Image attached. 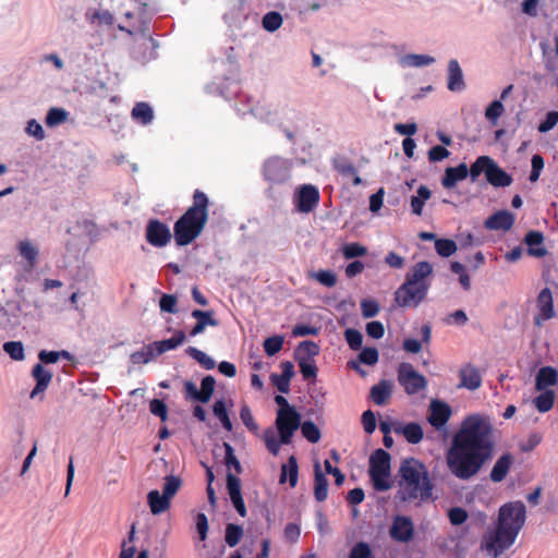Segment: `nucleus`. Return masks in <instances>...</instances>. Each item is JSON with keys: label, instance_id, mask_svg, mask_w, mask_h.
<instances>
[{"label": "nucleus", "instance_id": "49", "mask_svg": "<svg viewBox=\"0 0 558 558\" xmlns=\"http://www.w3.org/2000/svg\"><path fill=\"white\" fill-rule=\"evenodd\" d=\"M264 177L269 182H276L279 178V159L271 157L264 163Z\"/></svg>", "mask_w": 558, "mask_h": 558}, {"label": "nucleus", "instance_id": "62", "mask_svg": "<svg viewBox=\"0 0 558 558\" xmlns=\"http://www.w3.org/2000/svg\"><path fill=\"white\" fill-rule=\"evenodd\" d=\"M468 512L461 507H453L448 511V518L452 525H461L468 519Z\"/></svg>", "mask_w": 558, "mask_h": 558}, {"label": "nucleus", "instance_id": "12", "mask_svg": "<svg viewBox=\"0 0 558 558\" xmlns=\"http://www.w3.org/2000/svg\"><path fill=\"white\" fill-rule=\"evenodd\" d=\"M538 314L534 317V323L542 326V323L555 316L554 300L549 288H543L536 299Z\"/></svg>", "mask_w": 558, "mask_h": 558}, {"label": "nucleus", "instance_id": "61", "mask_svg": "<svg viewBox=\"0 0 558 558\" xmlns=\"http://www.w3.org/2000/svg\"><path fill=\"white\" fill-rule=\"evenodd\" d=\"M149 410L150 412L160 417L162 422H166L168 418V408L167 404L159 399H153L149 403Z\"/></svg>", "mask_w": 558, "mask_h": 558}, {"label": "nucleus", "instance_id": "38", "mask_svg": "<svg viewBox=\"0 0 558 558\" xmlns=\"http://www.w3.org/2000/svg\"><path fill=\"white\" fill-rule=\"evenodd\" d=\"M493 160L494 159L488 156H480L476 158L469 169V174L472 181H475L482 172L486 174V171L490 167Z\"/></svg>", "mask_w": 558, "mask_h": 558}, {"label": "nucleus", "instance_id": "31", "mask_svg": "<svg viewBox=\"0 0 558 558\" xmlns=\"http://www.w3.org/2000/svg\"><path fill=\"white\" fill-rule=\"evenodd\" d=\"M391 396V389L387 381L381 380L371 389V398L377 405H384L388 402Z\"/></svg>", "mask_w": 558, "mask_h": 558}, {"label": "nucleus", "instance_id": "37", "mask_svg": "<svg viewBox=\"0 0 558 558\" xmlns=\"http://www.w3.org/2000/svg\"><path fill=\"white\" fill-rule=\"evenodd\" d=\"M157 355H156V352L154 350V347L153 344H147L145 345L143 349L138 350V351H135L133 352L131 355H130V361L133 363V364H147L149 363L153 359H155Z\"/></svg>", "mask_w": 558, "mask_h": 558}, {"label": "nucleus", "instance_id": "2", "mask_svg": "<svg viewBox=\"0 0 558 558\" xmlns=\"http://www.w3.org/2000/svg\"><path fill=\"white\" fill-rule=\"evenodd\" d=\"M525 514L526 510L522 501H512L501 506L496 527L483 535L481 549L493 558H498L514 544L525 523Z\"/></svg>", "mask_w": 558, "mask_h": 558}, {"label": "nucleus", "instance_id": "15", "mask_svg": "<svg viewBox=\"0 0 558 558\" xmlns=\"http://www.w3.org/2000/svg\"><path fill=\"white\" fill-rule=\"evenodd\" d=\"M32 376L36 380V385L31 391L29 397L34 399L47 390L52 380V373L46 369L41 363H37L33 366Z\"/></svg>", "mask_w": 558, "mask_h": 558}, {"label": "nucleus", "instance_id": "59", "mask_svg": "<svg viewBox=\"0 0 558 558\" xmlns=\"http://www.w3.org/2000/svg\"><path fill=\"white\" fill-rule=\"evenodd\" d=\"M371 546L365 542L356 543L350 550L349 558H371Z\"/></svg>", "mask_w": 558, "mask_h": 558}, {"label": "nucleus", "instance_id": "36", "mask_svg": "<svg viewBox=\"0 0 558 558\" xmlns=\"http://www.w3.org/2000/svg\"><path fill=\"white\" fill-rule=\"evenodd\" d=\"M435 59L427 54L410 53L401 59V64L404 66L421 68L434 63Z\"/></svg>", "mask_w": 558, "mask_h": 558}, {"label": "nucleus", "instance_id": "1", "mask_svg": "<svg viewBox=\"0 0 558 558\" xmlns=\"http://www.w3.org/2000/svg\"><path fill=\"white\" fill-rule=\"evenodd\" d=\"M494 452L493 426L486 417L474 414L462 422L447 452V465L459 480L476 475Z\"/></svg>", "mask_w": 558, "mask_h": 558}, {"label": "nucleus", "instance_id": "58", "mask_svg": "<svg viewBox=\"0 0 558 558\" xmlns=\"http://www.w3.org/2000/svg\"><path fill=\"white\" fill-rule=\"evenodd\" d=\"M178 299L172 294H162L159 300V306L161 312L174 314L178 312L177 308Z\"/></svg>", "mask_w": 558, "mask_h": 558}, {"label": "nucleus", "instance_id": "39", "mask_svg": "<svg viewBox=\"0 0 558 558\" xmlns=\"http://www.w3.org/2000/svg\"><path fill=\"white\" fill-rule=\"evenodd\" d=\"M62 357L64 360L71 361L72 355L69 351L61 350V351H46L41 350L38 353V359L41 364H53L59 361V359Z\"/></svg>", "mask_w": 558, "mask_h": 558}, {"label": "nucleus", "instance_id": "30", "mask_svg": "<svg viewBox=\"0 0 558 558\" xmlns=\"http://www.w3.org/2000/svg\"><path fill=\"white\" fill-rule=\"evenodd\" d=\"M430 195V190L426 185L418 186L416 195L411 197V210L414 215H422L424 204L427 199H429Z\"/></svg>", "mask_w": 558, "mask_h": 558}, {"label": "nucleus", "instance_id": "46", "mask_svg": "<svg viewBox=\"0 0 558 558\" xmlns=\"http://www.w3.org/2000/svg\"><path fill=\"white\" fill-rule=\"evenodd\" d=\"M216 380L213 376L208 375L202 379L199 390V402L207 403L215 390Z\"/></svg>", "mask_w": 558, "mask_h": 558}, {"label": "nucleus", "instance_id": "3", "mask_svg": "<svg viewBox=\"0 0 558 558\" xmlns=\"http://www.w3.org/2000/svg\"><path fill=\"white\" fill-rule=\"evenodd\" d=\"M208 207L207 195L201 190H195L192 206L173 226V238L178 246H186L202 234L208 220Z\"/></svg>", "mask_w": 558, "mask_h": 558}, {"label": "nucleus", "instance_id": "57", "mask_svg": "<svg viewBox=\"0 0 558 558\" xmlns=\"http://www.w3.org/2000/svg\"><path fill=\"white\" fill-rule=\"evenodd\" d=\"M361 311L365 318L375 317L379 313V304L375 300L364 299L361 301Z\"/></svg>", "mask_w": 558, "mask_h": 558}, {"label": "nucleus", "instance_id": "20", "mask_svg": "<svg viewBox=\"0 0 558 558\" xmlns=\"http://www.w3.org/2000/svg\"><path fill=\"white\" fill-rule=\"evenodd\" d=\"M558 385V371L553 366H543L538 369L535 377V388L537 391L549 390L548 387Z\"/></svg>", "mask_w": 558, "mask_h": 558}, {"label": "nucleus", "instance_id": "8", "mask_svg": "<svg viewBox=\"0 0 558 558\" xmlns=\"http://www.w3.org/2000/svg\"><path fill=\"white\" fill-rule=\"evenodd\" d=\"M398 381L410 396L420 392L427 386L425 376L416 372L410 363L400 364L398 368Z\"/></svg>", "mask_w": 558, "mask_h": 558}, {"label": "nucleus", "instance_id": "28", "mask_svg": "<svg viewBox=\"0 0 558 558\" xmlns=\"http://www.w3.org/2000/svg\"><path fill=\"white\" fill-rule=\"evenodd\" d=\"M299 480V465L294 456L289 457L286 464H281V484L289 482L291 487H295Z\"/></svg>", "mask_w": 558, "mask_h": 558}, {"label": "nucleus", "instance_id": "25", "mask_svg": "<svg viewBox=\"0 0 558 558\" xmlns=\"http://www.w3.org/2000/svg\"><path fill=\"white\" fill-rule=\"evenodd\" d=\"M147 502L153 514H160L170 508L171 500L158 490H150L147 495Z\"/></svg>", "mask_w": 558, "mask_h": 558}, {"label": "nucleus", "instance_id": "47", "mask_svg": "<svg viewBox=\"0 0 558 558\" xmlns=\"http://www.w3.org/2000/svg\"><path fill=\"white\" fill-rule=\"evenodd\" d=\"M181 486L182 481L179 476L167 475L165 477L162 494L166 495L171 500L174 497V495L179 492Z\"/></svg>", "mask_w": 558, "mask_h": 558}, {"label": "nucleus", "instance_id": "14", "mask_svg": "<svg viewBox=\"0 0 558 558\" xmlns=\"http://www.w3.org/2000/svg\"><path fill=\"white\" fill-rule=\"evenodd\" d=\"M227 489H228V494L230 496L231 502L234 506L236 512L241 517H245L246 515V507H245V504H244V500L242 497V493H241V481L236 475H234L230 472L227 474Z\"/></svg>", "mask_w": 558, "mask_h": 558}, {"label": "nucleus", "instance_id": "40", "mask_svg": "<svg viewBox=\"0 0 558 558\" xmlns=\"http://www.w3.org/2000/svg\"><path fill=\"white\" fill-rule=\"evenodd\" d=\"M213 412L215 416L221 422L223 428L230 432L232 429V423L229 417L225 401L217 400L213 405Z\"/></svg>", "mask_w": 558, "mask_h": 558}, {"label": "nucleus", "instance_id": "35", "mask_svg": "<svg viewBox=\"0 0 558 558\" xmlns=\"http://www.w3.org/2000/svg\"><path fill=\"white\" fill-rule=\"evenodd\" d=\"M335 169L342 175H351L352 177V184L354 186L362 184L361 177L357 175L356 168L354 165L348 160H341L335 162Z\"/></svg>", "mask_w": 558, "mask_h": 558}, {"label": "nucleus", "instance_id": "22", "mask_svg": "<svg viewBox=\"0 0 558 558\" xmlns=\"http://www.w3.org/2000/svg\"><path fill=\"white\" fill-rule=\"evenodd\" d=\"M486 180L495 187H506L512 183V178L494 160L486 171Z\"/></svg>", "mask_w": 558, "mask_h": 558}, {"label": "nucleus", "instance_id": "42", "mask_svg": "<svg viewBox=\"0 0 558 558\" xmlns=\"http://www.w3.org/2000/svg\"><path fill=\"white\" fill-rule=\"evenodd\" d=\"M458 246L453 240L450 239H437L435 240V250L441 257H449L453 255Z\"/></svg>", "mask_w": 558, "mask_h": 558}, {"label": "nucleus", "instance_id": "24", "mask_svg": "<svg viewBox=\"0 0 558 558\" xmlns=\"http://www.w3.org/2000/svg\"><path fill=\"white\" fill-rule=\"evenodd\" d=\"M462 70L456 59H451L448 63V83L447 87L451 92H460L464 88Z\"/></svg>", "mask_w": 558, "mask_h": 558}, {"label": "nucleus", "instance_id": "16", "mask_svg": "<svg viewBox=\"0 0 558 558\" xmlns=\"http://www.w3.org/2000/svg\"><path fill=\"white\" fill-rule=\"evenodd\" d=\"M460 385L469 390H476L482 385L480 371L472 364H466L460 368Z\"/></svg>", "mask_w": 558, "mask_h": 558}, {"label": "nucleus", "instance_id": "6", "mask_svg": "<svg viewBox=\"0 0 558 558\" xmlns=\"http://www.w3.org/2000/svg\"><path fill=\"white\" fill-rule=\"evenodd\" d=\"M390 460V454L384 449H376L369 457V476L373 487L377 492H386L391 487V483L388 481Z\"/></svg>", "mask_w": 558, "mask_h": 558}, {"label": "nucleus", "instance_id": "4", "mask_svg": "<svg viewBox=\"0 0 558 558\" xmlns=\"http://www.w3.org/2000/svg\"><path fill=\"white\" fill-rule=\"evenodd\" d=\"M432 274L430 263L426 260L416 263L395 292V302L400 307H416L427 295L430 287L427 279Z\"/></svg>", "mask_w": 558, "mask_h": 558}, {"label": "nucleus", "instance_id": "54", "mask_svg": "<svg viewBox=\"0 0 558 558\" xmlns=\"http://www.w3.org/2000/svg\"><path fill=\"white\" fill-rule=\"evenodd\" d=\"M223 447H225V452H226V456H225L226 465L229 469L233 468L234 471L238 474H240L242 472V466H241L240 461L238 460V458L234 454V450H233L232 446L228 442H225Z\"/></svg>", "mask_w": 558, "mask_h": 558}, {"label": "nucleus", "instance_id": "29", "mask_svg": "<svg viewBox=\"0 0 558 558\" xmlns=\"http://www.w3.org/2000/svg\"><path fill=\"white\" fill-rule=\"evenodd\" d=\"M184 341H185V333L182 330H179L175 332V335L172 338L161 340V341H155L151 344L154 347L156 355H160L167 351L178 348Z\"/></svg>", "mask_w": 558, "mask_h": 558}, {"label": "nucleus", "instance_id": "21", "mask_svg": "<svg viewBox=\"0 0 558 558\" xmlns=\"http://www.w3.org/2000/svg\"><path fill=\"white\" fill-rule=\"evenodd\" d=\"M524 242L527 245V254L534 257H544L547 250L543 246L544 235L541 231H529L525 234Z\"/></svg>", "mask_w": 558, "mask_h": 558}, {"label": "nucleus", "instance_id": "26", "mask_svg": "<svg viewBox=\"0 0 558 558\" xmlns=\"http://www.w3.org/2000/svg\"><path fill=\"white\" fill-rule=\"evenodd\" d=\"M315 478H314V496L318 502L327 499L328 496V480L320 471L318 462L314 466Z\"/></svg>", "mask_w": 558, "mask_h": 558}, {"label": "nucleus", "instance_id": "50", "mask_svg": "<svg viewBox=\"0 0 558 558\" xmlns=\"http://www.w3.org/2000/svg\"><path fill=\"white\" fill-rule=\"evenodd\" d=\"M341 251H342V255L345 259L362 257L367 254V248L357 242L348 243V244L343 245Z\"/></svg>", "mask_w": 558, "mask_h": 558}, {"label": "nucleus", "instance_id": "64", "mask_svg": "<svg viewBox=\"0 0 558 558\" xmlns=\"http://www.w3.org/2000/svg\"><path fill=\"white\" fill-rule=\"evenodd\" d=\"M558 123V111H549L544 121L538 124V132L546 133Z\"/></svg>", "mask_w": 558, "mask_h": 558}, {"label": "nucleus", "instance_id": "19", "mask_svg": "<svg viewBox=\"0 0 558 558\" xmlns=\"http://www.w3.org/2000/svg\"><path fill=\"white\" fill-rule=\"evenodd\" d=\"M469 175L466 163L462 162L457 167H448L441 178V185L445 189H453L458 182L463 181Z\"/></svg>", "mask_w": 558, "mask_h": 558}, {"label": "nucleus", "instance_id": "63", "mask_svg": "<svg viewBox=\"0 0 558 558\" xmlns=\"http://www.w3.org/2000/svg\"><path fill=\"white\" fill-rule=\"evenodd\" d=\"M360 362L366 365H374L378 362V351L375 348H364L359 354Z\"/></svg>", "mask_w": 558, "mask_h": 558}, {"label": "nucleus", "instance_id": "9", "mask_svg": "<svg viewBox=\"0 0 558 558\" xmlns=\"http://www.w3.org/2000/svg\"><path fill=\"white\" fill-rule=\"evenodd\" d=\"M320 199L318 189L312 184H304L300 186L294 195L295 209L302 214H308L313 211Z\"/></svg>", "mask_w": 558, "mask_h": 558}, {"label": "nucleus", "instance_id": "11", "mask_svg": "<svg viewBox=\"0 0 558 558\" xmlns=\"http://www.w3.org/2000/svg\"><path fill=\"white\" fill-rule=\"evenodd\" d=\"M390 537L400 543H408L413 538L414 525L412 520L405 515L393 518L389 530Z\"/></svg>", "mask_w": 558, "mask_h": 558}, {"label": "nucleus", "instance_id": "43", "mask_svg": "<svg viewBox=\"0 0 558 558\" xmlns=\"http://www.w3.org/2000/svg\"><path fill=\"white\" fill-rule=\"evenodd\" d=\"M243 536V529L240 525L229 523L226 526L225 541L229 547L236 546Z\"/></svg>", "mask_w": 558, "mask_h": 558}, {"label": "nucleus", "instance_id": "56", "mask_svg": "<svg viewBox=\"0 0 558 558\" xmlns=\"http://www.w3.org/2000/svg\"><path fill=\"white\" fill-rule=\"evenodd\" d=\"M344 338L352 350H359L362 347L363 336L357 329H347L344 331Z\"/></svg>", "mask_w": 558, "mask_h": 558}, {"label": "nucleus", "instance_id": "5", "mask_svg": "<svg viewBox=\"0 0 558 558\" xmlns=\"http://www.w3.org/2000/svg\"><path fill=\"white\" fill-rule=\"evenodd\" d=\"M399 473L404 487L399 492L402 501H412L417 498L425 500L432 496L433 484L425 465L414 458L405 459Z\"/></svg>", "mask_w": 558, "mask_h": 558}, {"label": "nucleus", "instance_id": "32", "mask_svg": "<svg viewBox=\"0 0 558 558\" xmlns=\"http://www.w3.org/2000/svg\"><path fill=\"white\" fill-rule=\"evenodd\" d=\"M132 118L146 125L153 121L154 112L147 102H137L132 109Z\"/></svg>", "mask_w": 558, "mask_h": 558}, {"label": "nucleus", "instance_id": "23", "mask_svg": "<svg viewBox=\"0 0 558 558\" xmlns=\"http://www.w3.org/2000/svg\"><path fill=\"white\" fill-rule=\"evenodd\" d=\"M513 464V457L511 453H504L498 458L496 463L494 464L489 477L494 483H499L504 481L509 473L511 465Z\"/></svg>", "mask_w": 558, "mask_h": 558}, {"label": "nucleus", "instance_id": "13", "mask_svg": "<svg viewBox=\"0 0 558 558\" xmlns=\"http://www.w3.org/2000/svg\"><path fill=\"white\" fill-rule=\"evenodd\" d=\"M451 408L442 401L433 400L429 404V414L427 416V422L437 430L442 429L450 416H451Z\"/></svg>", "mask_w": 558, "mask_h": 558}, {"label": "nucleus", "instance_id": "17", "mask_svg": "<svg viewBox=\"0 0 558 558\" xmlns=\"http://www.w3.org/2000/svg\"><path fill=\"white\" fill-rule=\"evenodd\" d=\"M274 400L277 403L278 408L276 410V418H275V427L277 429L274 430L272 428H267L263 434L264 442L268 449L269 452H271L274 456H277L279 453V392H275Z\"/></svg>", "mask_w": 558, "mask_h": 558}, {"label": "nucleus", "instance_id": "53", "mask_svg": "<svg viewBox=\"0 0 558 558\" xmlns=\"http://www.w3.org/2000/svg\"><path fill=\"white\" fill-rule=\"evenodd\" d=\"M191 315L193 318H195L197 320V323L203 324L205 327L218 326V320L214 318L213 311L194 310Z\"/></svg>", "mask_w": 558, "mask_h": 558}, {"label": "nucleus", "instance_id": "27", "mask_svg": "<svg viewBox=\"0 0 558 558\" xmlns=\"http://www.w3.org/2000/svg\"><path fill=\"white\" fill-rule=\"evenodd\" d=\"M395 432L402 434V436L405 438V440L412 445H416V444L421 442L424 437V432H423L422 426L415 422L408 423L400 428L396 427Z\"/></svg>", "mask_w": 558, "mask_h": 558}, {"label": "nucleus", "instance_id": "51", "mask_svg": "<svg viewBox=\"0 0 558 558\" xmlns=\"http://www.w3.org/2000/svg\"><path fill=\"white\" fill-rule=\"evenodd\" d=\"M68 112L62 108H50L46 116V124L50 128L66 121Z\"/></svg>", "mask_w": 558, "mask_h": 558}, {"label": "nucleus", "instance_id": "48", "mask_svg": "<svg viewBox=\"0 0 558 558\" xmlns=\"http://www.w3.org/2000/svg\"><path fill=\"white\" fill-rule=\"evenodd\" d=\"M19 252L21 256L24 257L31 266L35 265L36 258L38 256V251L29 241H21L19 243Z\"/></svg>", "mask_w": 558, "mask_h": 558}, {"label": "nucleus", "instance_id": "7", "mask_svg": "<svg viewBox=\"0 0 558 558\" xmlns=\"http://www.w3.org/2000/svg\"><path fill=\"white\" fill-rule=\"evenodd\" d=\"M300 426V413L281 396V445L290 444L294 432L298 430Z\"/></svg>", "mask_w": 558, "mask_h": 558}, {"label": "nucleus", "instance_id": "55", "mask_svg": "<svg viewBox=\"0 0 558 558\" xmlns=\"http://www.w3.org/2000/svg\"><path fill=\"white\" fill-rule=\"evenodd\" d=\"M240 418L243 424L254 434L258 432V425L255 423L252 411L248 405L243 404L240 410Z\"/></svg>", "mask_w": 558, "mask_h": 558}, {"label": "nucleus", "instance_id": "45", "mask_svg": "<svg viewBox=\"0 0 558 558\" xmlns=\"http://www.w3.org/2000/svg\"><path fill=\"white\" fill-rule=\"evenodd\" d=\"M3 351L14 361H23L25 359L24 345L21 341L5 342Z\"/></svg>", "mask_w": 558, "mask_h": 558}, {"label": "nucleus", "instance_id": "52", "mask_svg": "<svg viewBox=\"0 0 558 558\" xmlns=\"http://www.w3.org/2000/svg\"><path fill=\"white\" fill-rule=\"evenodd\" d=\"M504 112H505V107H504L501 100H494L486 108L485 117L493 124H496L497 120L502 116Z\"/></svg>", "mask_w": 558, "mask_h": 558}, {"label": "nucleus", "instance_id": "10", "mask_svg": "<svg viewBox=\"0 0 558 558\" xmlns=\"http://www.w3.org/2000/svg\"><path fill=\"white\" fill-rule=\"evenodd\" d=\"M171 232L169 227L159 221L158 219H151L148 221L146 227V241L155 247H163L171 240Z\"/></svg>", "mask_w": 558, "mask_h": 558}, {"label": "nucleus", "instance_id": "44", "mask_svg": "<svg viewBox=\"0 0 558 558\" xmlns=\"http://www.w3.org/2000/svg\"><path fill=\"white\" fill-rule=\"evenodd\" d=\"M301 433L305 439H307L312 444H316L320 439V430L316 426V424L312 421H305L301 423Z\"/></svg>", "mask_w": 558, "mask_h": 558}, {"label": "nucleus", "instance_id": "34", "mask_svg": "<svg viewBox=\"0 0 558 558\" xmlns=\"http://www.w3.org/2000/svg\"><path fill=\"white\" fill-rule=\"evenodd\" d=\"M555 399L556 393L554 390H543L542 393L534 399V404L541 413H545L554 407Z\"/></svg>", "mask_w": 558, "mask_h": 558}, {"label": "nucleus", "instance_id": "41", "mask_svg": "<svg viewBox=\"0 0 558 558\" xmlns=\"http://www.w3.org/2000/svg\"><path fill=\"white\" fill-rule=\"evenodd\" d=\"M186 354L197 361L205 369H213L216 366L214 359L197 348L189 347Z\"/></svg>", "mask_w": 558, "mask_h": 558}, {"label": "nucleus", "instance_id": "18", "mask_svg": "<svg viewBox=\"0 0 558 558\" xmlns=\"http://www.w3.org/2000/svg\"><path fill=\"white\" fill-rule=\"evenodd\" d=\"M514 223V216L507 210H499L489 216L484 226L488 230H502L508 231Z\"/></svg>", "mask_w": 558, "mask_h": 558}, {"label": "nucleus", "instance_id": "60", "mask_svg": "<svg viewBox=\"0 0 558 558\" xmlns=\"http://www.w3.org/2000/svg\"><path fill=\"white\" fill-rule=\"evenodd\" d=\"M314 278L323 286L332 288L337 283V276L331 270H319L314 274Z\"/></svg>", "mask_w": 558, "mask_h": 558}, {"label": "nucleus", "instance_id": "33", "mask_svg": "<svg viewBox=\"0 0 558 558\" xmlns=\"http://www.w3.org/2000/svg\"><path fill=\"white\" fill-rule=\"evenodd\" d=\"M320 352L319 345L311 340L302 341L294 349V356L314 359L318 356Z\"/></svg>", "mask_w": 558, "mask_h": 558}]
</instances>
